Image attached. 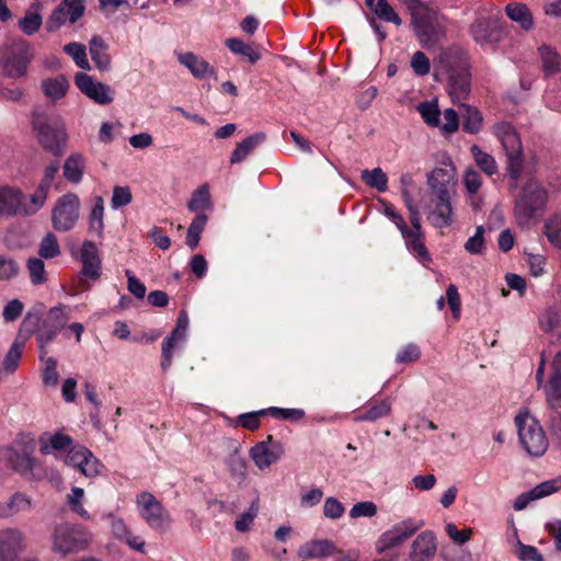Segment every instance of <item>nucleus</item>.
I'll use <instances>...</instances> for the list:
<instances>
[{"label": "nucleus", "mask_w": 561, "mask_h": 561, "mask_svg": "<svg viewBox=\"0 0 561 561\" xmlns=\"http://www.w3.org/2000/svg\"><path fill=\"white\" fill-rule=\"evenodd\" d=\"M436 75H446L448 92L454 102L465 100L471 90V72L467 54L459 47H448L434 58Z\"/></svg>", "instance_id": "f257e3e1"}, {"label": "nucleus", "mask_w": 561, "mask_h": 561, "mask_svg": "<svg viewBox=\"0 0 561 561\" xmlns=\"http://www.w3.org/2000/svg\"><path fill=\"white\" fill-rule=\"evenodd\" d=\"M36 440L30 433H20L13 443L0 450V460L26 480H43L47 473L42 462L34 456Z\"/></svg>", "instance_id": "f03ea898"}, {"label": "nucleus", "mask_w": 561, "mask_h": 561, "mask_svg": "<svg viewBox=\"0 0 561 561\" xmlns=\"http://www.w3.org/2000/svg\"><path fill=\"white\" fill-rule=\"evenodd\" d=\"M408 9L411 13L415 35L424 48H433L446 38V18L437 10L427 7L420 0H410Z\"/></svg>", "instance_id": "7ed1b4c3"}, {"label": "nucleus", "mask_w": 561, "mask_h": 561, "mask_svg": "<svg viewBox=\"0 0 561 561\" xmlns=\"http://www.w3.org/2000/svg\"><path fill=\"white\" fill-rule=\"evenodd\" d=\"M51 551L60 557L87 550L93 540V535L81 525L62 523L51 533Z\"/></svg>", "instance_id": "20e7f679"}, {"label": "nucleus", "mask_w": 561, "mask_h": 561, "mask_svg": "<svg viewBox=\"0 0 561 561\" xmlns=\"http://www.w3.org/2000/svg\"><path fill=\"white\" fill-rule=\"evenodd\" d=\"M493 133L501 141L507 158V173L512 181L511 186L517 187L524 163L523 146L519 135L513 125L501 122L494 125Z\"/></svg>", "instance_id": "39448f33"}, {"label": "nucleus", "mask_w": 561, "mask_h": 561, "mask_svg": "<svg viewBox=\"0 0 561 561\" xmlns=\"http://www.w3.org/2000/svg\"><path fill=\"white\" fill-rule=\"evenodd\" d=\"M547 201V193L536 181H528L515 199L514 216L518 226H527L541 210Z\"/></svg>", "instance_id": "423d86ee"}, {"label": "nucleus", "mask_w": 561, "mask_h": 561, "mask_svg": "<svg viewBox=\"0 0 561 561\" xmlns=\"http://www.w3.org/2000/svg\"><path fill=\"white\" fill-rule=\"evenodd\" d=\"M519 442L525 450L535 457L542 456L548 448V438L538 423L529 412H519L515 416Z\"/></svg>", "instance_id": "0eeeda50"}, {"label": "nucleus", "mask_w": 561, "mask_h": 561, "mask_svg": "<svg viewBox=\"0 0 561 561\" xmlns=\"http://www.w3.org/2000/svg\"><path fill=\"white\" fill-rule=\"evenodd\" d=\"M33 126L42 147L46 151L59 156L67 142L65 125L58 119H49L42 114H36L33 118Z\"/></svg>", "instance_id": "6e6552de"}, {"label": "nucleus", "mask_w": 561, "mask_h": 561, "mask_svg": "<svg viewBox=\"0 0 561 561\" xmlns=\"http://www.w3.org/2000/svg\"><path fill=\"white\" fill-rule=\"evenodd\" d=\"M136 505L141 518L150 528L160 533H164L170 528L172 524L171 515L152 493H139L136 497Z\"/></svg>", "instance_id": "1a4fd4ad"}, {"label": "nucleus", "mask_w": 561, "mask_h": 561, "mask_svg": "<svg viewBox=\"0 0 561 561\" xmlns=\"http://www.w3.org/2000/svg\"><path fill=\"white\" fill-rule=\"evenodd\" d=\"M80 205V198L75 193H67L59 197L51 210L54 229L60 232L71 230L79 219Z\"/></svg>", "instance_id": "9d476101"}, {"label": "nucleus", "mask_w": 561, "mask_h": 561, "mask_svg": "<svg viewBox=\"0 0 561 561\" xmlns=\"http://www.w3.org/2000/svg\"><path fill=\"white\" fill-rule=\"evenodd\" d=\"M423 526V520L414 518H408L394 524L377 539L375 543L376 551L378 553H383L387 550L401 546Z\"/></svg>", "instance_id": "9b49d317"}, {"label": "nucleus", "mask_w": 561, "mask_h": 561, "mask_svg": "<svg viewBox=\"0 0 561 561\" xmlns=\"http://www.w3.org/2000/svg\"><path fill=\"white\" fill-rule=\"evenodd\" d=\"M456 184L457 170L449 158L427 174V185L433 197H451Z\"/></svg>", "instance_id": "f8f14e48"}, {"label": "nucleus", "mask_w": 561, "mask_h": 561, "mask_svg": "<svg viewBox=\"0 0 561 561\" xmlns=\"http://www.w3.org/2000/svg\"><path fill=\"white\" fill-rule=\"evenodd\" d=\"M83 0H61L46 21V30L56 32L66 23L75 24L84 13Z\"/></svg>", "instance_id": "ddd939ff"}, {"label": "nucleus", "mask_w": 561, "mask_h": 561, "mask_svg": "<svg viewBox=\"0 0 561 561\" xmlns=\"http://www.w3.org/2000/svg\"><path fill=\"white\" fill-rule=\"evenodd\" d=\"M27 539L25 534L16 527L0 529V561H15L25 552Z\"/></svg>", "instance_id": "4468645a"}, {"label": "nucleus", "mask_w": 561, "mask_h": 561, "mask_svg": "<svg viewBox=\"0 0 561 561\" xmlns=\"http://www.w3.org/2000/svg\"><path fill=\"white\" fill-rule=\"evenodd\" d=\"M75 83L84 95L100 105H107L113 102L111 88L94 80L85 72H78L75 77Z\"/></svg>", "instance_id": "2eb2a0df"}, {"label": "nucleus", "mask_w": 561, "mask_h": 561, "mask_svg": "<svg viewBox=\"0 0 561 561\" xmlns=\"http://www.w3.org/2000/svg\"><path fill=\"white\" fill-rule=\"evenodd\" d=\"M283 453L282 444L275 442L272 435L267 436V440L260 442L251 448V457L261 470L275 463L282 457Z\"/></svg>", "instance_id": "dca6fc26"}, {"label": "nucleus", "mask_w": 561, "mask_h": 561, "mask_svg": "<svg viewBox=\"0 0 561 561\" xmlns=\"http://www.w3.org/2000/svg\"><path fill=\"white\" fill-rule=\"evenodd\" d=\"M470 34L480 46H489L500 41L501 32L494 19L481 16L470 26Z\"/></svg>", "instance_id": "f3484780"}, {"label": "nucleus", "mask_w": 561, "mask_h": 561, "mask_svg": "<svg viewBox=\"0 0 561 561\" xmlns=\"http://www.w3.org/2000/svg\"><path fill=\"white\" fill-rule=\"evenodd\" d=\"M430 204L422 199L425 208L434 204V208L428 213L427 220L436 228L449 227L453 224L451 197H430Z\"/></svg>", "instance_id": "a211bd4d"}, {"label": "nucleus", "mask_w": 561, "mask_h": 561, "mask_svg": "<svg viewBox=\"0 0 561 561\" xmlns=\"http://www.w3.org/2000/svg\"><path fill=\"white\" fill-rule=\"evenodd\" d=\"M188 328V316L183 310L180 312L176 321V327L171 332L170 335H168L163 342H162V362H161V368L162 370H168L172 364V350L175 345V342L178 340H181L184 337V334Z\"/></svg>", "instance_id": "6ab92c4d"}, {"label": "nucleus", "mask_w": 561, "mask_h": 561, "mask_svg": "<svg viewBox=\"0 0 561 561\" xmlns=\"http://www.w3.org/2000/svg\"><path fill=\"white\" fill-rule=\"evenodd\" d=\"M339 552L335 543L328 539L310 540L298 549V557L301 561L331 557Z\"/></svg>", "instance_id": "aec40b11"}, {"label": "nucleus", "mask_w": 561, "mask_h": 561, "mask_svg": "<svg viewBox=\"0 0 561 561\" xmlns=\"http://www.w3.org/2000/svg\"><path fill=\"white\" fill-rule=\"evenodd\" d=\"M28 45L22 43L15 47L10 56L3 61V69L7 76L16 78L25 75L31 58Z\"/></svg>", "instance_id": "412c9836"}, {"label": "nucleus", "mask_w": 561, "mask_h": 561, "mask_svg": "<svg viewBox=\"0 0 561 561\" xmlns=\"http://www.w3.org/2000/svg\"><path fill=\"white\" fill-rule=\"evenodd\" d=\"M437 550L435 534L431 530L421 533L412 542L410 560L411 561H428Z\"/></svg>", "instance_id": "4be33fe9"}, {"label": "nucleus", "mask_w": 561, "mask_h": 561, "mask_svg": "<svg viewBox=\"0 0 561 561\" xmlns=\"http://www.w3.org/2000/svg\"><path fill=\"white\" fill-rule=\"evenodd\" d=\"M176 57L179 62L187 68L195 79L203 80L211 77L216 78L215 68L202 57L191 51L178 53Z\"/></svg>", "instance_id": "5701e85b"}, {"label": "nucleus", "mask_w": 561, "mask_h": 561, "mask_svg": "<svg viewBox=\"0 0 561 561\" xmlns=\"http://www.w3.org/2000/svg\"><path fill=\"white\" fill-rule=\"evenodd\" d=\"M106 517L111 520V530L117 540L125 542L136 551L145 552V540L140 536L133 535L124 519L116 517L112 513Z\"/></svg>", "instance_id": "b1692460"}, {"label": "nucleus", "mask_w": 561, "mask_h": 561, "mask_svg": "<svg viewBox=\"0 0 561 561\" xmlns=\"http://www.w3.org/2000/svg\"><path fill=\"white\" fill-rule=\"evenodd\" d=\"M82 274L90 279H98L101 275V260L94 242L85 240L81 247Z\"/></svg>", "instance_id": "393cba45"}, {"label": "nucleus", "mask_w": 561, "mask_h": 561, "mask_svg": "<svg viewBox=\"0 0 561 561\" xmlns=\"http://www.w3.org/2000/svg\"><path fill=\"white\" fill-rule=\"evenodd\" d=\"M545 391L549 407L558 409L561 402V351L553 358L552 375Z\"/></svg>", "instance_id": "a878e982"}, {"label": "nucleus", "mask_w": 561, "mask_h": 561, "mask_svg": "<svg viewBox=\"0 0 561 561\" xmlns=\"http://www.w3.org/2000/svg\"><path fill=\"white\" fill-rule=\"evenodd\" d=\"M72 438L64 433H43L38 437L39 451L42 455H49L58 451H67L72 446Z\"/></svg>", "instance_id": "bb28decb"}, {"label": "nucleus", "mask_w": 561, "mask_h": 561, "mask_svg": "<svg viewBox=\"0 0 561 561\" xmlns=\"http://www.w3.org/2000/svg\"><path fill=\"white\" fill-rule=\"evenodd\" d=\"M392 403L390 399L370 400L366 403L364 411L354 416V422H376L391 413Z\"/></svg>", "instance_id": "cd10ccee"}, {"label": "nucleus", "mask_w": 561, "mask_h": 561, "mask_svg": "<svg viewBox=\"0 0 561 561\" xmlns=\"http://www.w3.org/2000/svg\"><path fill=\"white\" fill-rule=\"evenodd\" d=\"M22 194L12 187L0 188V216H14L22 210Z\"/></svg>", "instance_id": "c85d7f7f"}, {"label": "nucleus", "mask_w": 561, "mask_h": 561, "mask_svg": "<svg viewBox=\"0 0 561 561\" xmlns=\"http://www.w3.org/2000/svg\"><path fill=\"white\" fill-rule=\"evenodd\" d=\"M266 139V134L263 131L253 134L241 142H238L230 157V163L236 164L244 161L253 150Z\"/></svg>", "instance_id": "c756f323"}, {"label": "nucleus", "mask_w": 561, "mask_h": 561, "mask_svg": "<svg viewBox=\"0 0 561 561\" xmlns=\"http://www.w3.org/2000/svg\"><path fill=\"white\" fill-rule=\"evenodd\" d=\"M85 167V158L79 152H73L64 163V178L70 183L78 184L82 181Z\"/></svg>", "instance_id": "7c9ffc66"}, {"label": "nucleus", "mask_w": 561, "mask_h": 561, "mask_svg": "<svg viewBox=\"0 0 561 561\" xmlns=\"http://www.w3.org/2000/svg\"><path fill=\"white\" fill-rule=\"evenodd\" d=\"M459 114L462 118V129L469 134H478L482 128V114L477 107L465 103L459 104Z\"/></svg>", "instance_id": "2f4dec72"}, {"label": "nucleus", "mask_w": 561, "mask_h": 561, "mask_svg": "<svg viewBox=\"0 0 561 561\" xmlns=\"http://www.w3.org/2000/svg\"><path fill=\"white\" fill-rule=\"evenodd\" d=\"M107 45L100 36H93L90 41V56L95 67L101 70H107L111 65V57L107 54Z\"/></svg>", "instance_id": "473e14b6"}, {"label": "nucleus", "mask_w": 561, "mask_h": 561, "mask_svg": "<svg viewBox=\"0 0 561 561\" xmlns=\"http://www.w3.org/2000/svg\"><path fill=\"white\" fill-rule=\"evenodd\" d=\"M187 208L192 213L203 214L205 210L213 208L209 185L207 183L198 186L192 194Z\"/></svg>", "instance_id": "72a5a7b5"}, {"label": "nucleus", "mask_w": 561, "mask_h": 561, "mask_svg": "<svg viewBox=\"0 0 561 561\" xmlns=\"http://www.w3.org/2000/svg\"><path fill=\"white\" fill-rule=\"evenodd\" d=\"M104 230V199L102 196L94 197V206L89 215V233L102 238Z\"/></svg>", "instance_id": "f704fd0d"}, {"label": "nucleus", "mask_w": 561, "mask_h": 561, "mask_svg": "<svg viewBox=\"0 0 561 561\" xmlns=\"http://www.w3.org/2000/svg\"><path fill=\"white\" fill-rule=\"evenodd\" d=\"M58 169L59 164L57 162L51 163L45 168L44 178L39 184L38 191L32 196V202L36 205L35 209H38L43 206L47 197V192L53 184Z\"/></svg>", "instance_id": "c9c22d12"}, {"label": "nucleus", "mask_w": 561, "mask_h": 561, "mask_svg": "<svg viewBox=\"0 0 561 561\" xmlns=\"http://www.w3.org/2000/svg\"><path fill=\"white\" fill-rule=\"evenodd\" d=\"M41 5L35 2L25 12V15L19 21V27L26 35L36 33L42 23V14L39 13Z\"/></svg>", "instance_id": "e433bc0d"}, {"label": "nucleus", "mask_w": 561, "mask_h": 561, "mask_svg": "<svg viewBox=\"0 0 561 561\" xmlns=\"http://www.w3.org/2000/svg\"><path fill=\"white\" fill-rule=\"evenodd\" d=\"M407 239V247L411 253L422 263L432 261L431 255L424 244L423 233H410L409 229L402 233Z\"/></svg>", "instance_id": "4c0bfd02"}, {"label": "nucleus", "mask_w": 561, "mask_h": 561, "mask_svg": "<svg viewBox=\"0 0 561 561\" xmlns=\"http://www.w3.org/2000/svg\"><path fill=\"white\" fill-rule=\"evenodd\" d=\"M508 18L518 23L524 30H530L534 25L533 15L526 4L514 2L506 5Z\"/></svg>", "instance_id": "58836bf2"}, {"label": "nucleus", "mask_w": 561, "mask_h": 561, "mask_svg": "<svg viewBox=\"0 0 561 561\" xmlns=\"http://www.w3.org/2000/svg\"><path fill=\"white\" fill-rule=\"evenodd\" d=\"M24 346L25 343L20 340H15L12 343L11 347L9 348L8 353L4 356L0 371H3L5 374H12L18 369Z\"/></svg>", "instance_id": "ea45409f"}, {"label": "nucleus", "mask_w": 561, "mask_h": 561, "mask_svg": "<svg viewBox=\"0 0 561 561\" xmlns=\"http://www.w3.org/2000/svg\"><path fill=\"white\" fill-rule=\"evenodd\" d=\"M538 51L546 76H552L560 71V56L553 48L542 45L538 48Z\"/></svg>", "instance_id": "a19ab883"}, {"label": "nucleus", "mask_w": 561, "mask_h": 561, "mask_svg": "<svg viewBox=\"0 0 561 561\" xmlns=\"http://www.w3.org/2000/svg\"><path fill=\"white\" fill-rule=\"evenodd\" d=\"M543 234L552 247L561 249V214H553L546 219Z\"/></svg>", "instance_id": "79ce46f5"}, {"label": "nucleus", "mask_w": 561, "mask_h": 561, "mask_svg": "<svg viewBox=\"0 0 561 561\" xmlns=\"http://www.w3.org/2000/svg\"><path fill=\"white\" fill-rule=\"evenodd\" d=\"M59 332L60 331L41 321L35 331V336L39 348V359H44V356L47 354V345L54 341Z\"/></svg>", "instance_id": "37998d69"}, {"label": "nucleus", "mask_w": 561, "mask_h": 561, "mask_svg": "<svg viewBox=\"0 0 561 561\" xmlns=\"http://www.w3.org/2000/svg\"><path fill=\"white\" fill-rule=\"evenodd\" d=\"M69 88L68 80L64 76L47 79L43 82V90L46 96L58 100L62 98Z\"/></svg>", "instance_id": "c03bdc74"}, {"label": "nucleus", "mask_w": 561, "mask_h": 561, "mask_svg": "<svg viewBox=\"0 0 561 561\" xmlns=\"http://www.w3.org/2000/svg\"><path fill=\"white\" fill-rule=\"evenodd\" d=\"M69 320L68 307L58 305L49 309L46 318L42 321L54 329L61 331Z\"/></svg>", "instance_id": "a18cd8bd"}, {"label": "nucleus", "mask_w": 561, "mask_h": 561, "mask_svg": "<svg viewBox=\"0 0 561 561\" xmlns=\"http://www.w3.org/2000/svg\"><path fill=\"white\" fill-rule=\"evenodd\" d=\"M470 151L474 158L476 163L485 174L491 176L497 172L496 161L491 154L484 152L477 145L471 146Z\"/></svg>", "instance_id": "49530a36"}, {"label": "nucleus", "mask_w": 561, "mask_h": 561, "mask_svg": "<svg viewBox=\"0 0 561 561\" xmlns=\"http://www.w3.org/2000/svg\"><path fill=\"white\" fill-rule=\"evenodd\" d=\"M362 180L368 186L376 188L378 192H386L388 188L387 174L380 168L364 170L362 172Z\"/></svg>", "instance_id": "de8ad7c7"}, {"label": "nucleus", "mask_w": 561, "mask_h": 561, "mask_svg": "<svg viewBox=\"0 0 561 561\" xmlns=\"http://www.w3.org/2000/svg\"><path fill=\"white\" fill-rule=\"evenodd\" d=\"M64 51L73 59L75 64L79 68L90 70V64L87 58L84 45L77 42H72L64 46Z\"/></svg>", "instance_id": "09e8293b"}, {"label": "nucleus", "mask_w": 561, "mask_h": 561, "mask_svg": "<svg viewBox=\"0 0 561 561\" xmlns=\"http://www.w3.org/2000/svg\"><path fill=\"white\" fill-rule=\"evenodd\" d=\"M60 254V247L54 233L48 232L41 241L38 255L42 259H54Z\"/></svg>", "instance_id": "8fccbe9b"}, {"label": "nucleus", "mask_w": 561, "mask_h": 561, "mask_svg": "<svg viewBox=\"0 0 561 561\" xmlns=\"http://www.w3.org/2000/svg\"><path fill=\"white\" fill-rule=\"evenodd\" d=\"M226 46L233 54L242 55V56L249 58V60L252 64L256 62L261 58V55L257 51H255L250 45L245 44L241 39L229 38L226 41Z\"/></svg>", "instance_id": "3c124183"}, {"label": "nucleus", "mask_w": 561, "mask_h": 561, "mask_svg": "<svg viewBox=\"0 0 561 561\" xmlns=\"http://www.w3.org/2000/svg\"><path fill=\"white\" fill-rule=\"evenodd\" d=\"M26 267L33 285H41L47 280L45 264L42 257H30Z\"/></svg>", "instance_id": "603ef678"}, {"label": "nucleus", "mask_w": 561, "mask_h": 561, "mask_svg": "<svg viewBox=\"0 0 561 561\" xmlns=\"http://www.w3.org/2000/svg\"><path fill=\"white\" fill-rule=\"evenodd\" d=\"M227 466L232 478L237 480H243L247 476V461L241 456L238 449H234L233 453L229 456L227 460Z\"/></svg>", "instance_id": "864d4df0"}, {"label": "nucleus", "mask_w": 561, "mask_h": 561, "mask_svg": "<svg viewBox=\"0 0 561 561\" xmlns=\"http://www.w3.org/2000/svg\"><path fill=\"white\" fill-rule=\"evenodd\" d=\"M375 14L386 21V22H391V23H394L396 25H401V19L399 18V15L396 13V11L392 9V7L388 3L387 0H377L374 4H373V8H370Z\"/></svg>", "instance_id": "5fc2aeb1"}, {"label": "nucleus", "mask_w": 561, "mask_h": 561, "mask_svg": "<svg viewBox=\"0 0 561 561\" xmlns=\"http://www.w3.org/2000/svg\"><path fill=\"white\" fill-rule=\"evenodd\" d=\"M10 516L28 512L32 508V500L23 493L15 492L8 501Z\"/></svg>", "instance_id": "6e6d98bb"}, {"label": "nucleus", "mask_w": 561, "mask_h": 561, "mask_svg": "<svg viewBox=\"0 0 561 561\" xmlns=\"http://www.w3.org/2000/svg\"><path fill=\"white\" fill-rule=\"evenodd\" d=\"M417 111L428 126L436 127L439 125L440 112L436 103L423 102L417 106Z\"/></svg>", "instance_id": "4d7b16f0"}, {"label": "nucleus", "mask_w": 561, "mask_h": 561, "mask_svg": "<svg viewBox=\"0 0 561 561\" xmlns=\"http://www.w3.org/2000/svg\"><path fill=\"white\" fill-rule=\"evenodd\" d=\"M84 496V491L81 488L73 486L71 493L68 494V504L71 510L84 519H89L90 515L83 507L81 501Z\"/></svg>", "instance_id": "13d9d810"}, {"label": "nucleus", "mask_w": 561, "mask_h": 561, "mask_svg": "<svg viewBox=\"0 0 561 561\" xmlns=\"http://www.w3.org/2000/svg\"><path fill=\"white\" fill-rule=\"evenodd\" d=\"M43 360L45 363V367L42 373V380H43L44 385L48 386V387L57 386L59 376H58V373L56 369V367H57L56 359L53 357H46V355H45Z\"/></svg>", "instance_id": "bf43d9fd"}, {"label": "nucleus", "mask_w": 561, "mask_h": 561, "mask_svg": "<svg viewBox=\"0 0 561 561\" xmlns=\"http://www.w3.org/2000/svg\"><path fill=\"white\" fill-rule=\"evenodd\" d=\"M259 513V500L253 501L249 507V510L243 513L234 523V527L238 531L244 533L249 530L252 525L254 518Z\"/></svg>", "instance_id": "052dcab7"}, {"label": "nucleus", "mask_w": 561, "mask_h": 561, "mask_svg": "<svg viewBox=\"0 0 561 561\" xmlns=\"http://www.w3.org/2000/svg\"><path fill=\"white\" fill-rule=\"evenodd\" d=\"M67 456L65 461L67 465L81 469L83 462L88 457H90V450L85 447H70L67 450Z\"/></svg>", "instance_id": "680f3d73"}, {"label": "nucleus", "mask_w": 561, "mask_h": 561, "mask_svg": "<svg viewBox=\"0 0 561 561\" xmlns=\"http://www.w3.org/2000/svg\"><path fill=\"white\" fill-rule=\"evenodd\" d=\"M447 304L453 312L455 320H459L461 312V300L456 285L450 284L446 289Z\"/></svg>", "instance_id": "e2e57ef3"}, {"label": "nucleus", "mask_w": 561, "mask_h": 561, "mask_svg": "<svg viewBox=\"0 0 561 561\" xmlns=\"http://www.w3.org/2000/svg\"><path fill=\"white\" fill-rule=\"evenodd\" d=\"M561 489V478L556 480L545 481L538 485H536L531 490L533 497L541 499L548 496Z\"/></svg>", "instance_id": "0e129e2a"}, {"label": "nucleus", "mask_w": 561, "mask_h": 561, "mask_svg": "<svg viewBox=\"0 0 561 561\" xmlns=\"http://www.w3.org/2000/svg\"><path fill=\"white\" fill-rule=\"evenodd\" d=\"M377 514V506L370 501L358 502L350 511L352 518L373 517Z\"/></svg>", "instance_id": "69168bd1"}, {"label": "nucleus", "mask_w": 561, "mask_h": 561, "mask_svg": "<svg viewBox=\"0 0 561 561\" xmlns=\"http://www.w3.org/2000/svg\"><path fill=\"white\" fill-rule=\"evenodd\" d=\"M411 67L417 76L430 73L431 62L423 51H415L411 58Z\"/></svg>", "instance_id": "338daca9"}, {"label": "nucleus", "mask_w": 561, "mask_h": 561, "mask_svg": "<svg viewBox=\"0 0 561 561\" xmlns=\"http://www.w3.org/2000/svg\"><path fill=\"white\" fill-rule=\"evenodd\" d=\"M420 347L414 343H410L398 352L396 356V362L400 364L413 363L416 362L420 358Z\"/></svg>", "instance_id": "774afa93"}]
</instances>
